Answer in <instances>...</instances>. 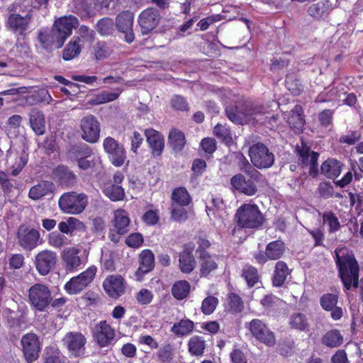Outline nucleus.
<instances>
[{"instance_id":"nucleus-1","label":"nucleus","mask_w":363,"mask_h":363,"mask_svg":"<svg viewBox=\"0 0 363 363\" xmlns=\"http://www.w3.org/2000/svg\"><path fill=\"white\" fill-rule=\"evenodd\" d=\"M336 264L340 278L347 290L352 286L357 287L359 281V265L354 255L347 248H340L335 251Z\"/></svg>"},{"instance_id":"nucleus-2","label":"nucleus","mask_w":363,"mask_h":363,"mask_svg":"<svg viewBox=\"0 0 363 363\" xmlns=\"http://www.w3.org/2000/svg\"><path fill=\"white\" fill-rule=\"evenodd\" d=\"M228 118L233 122L237 123H242L244 122H260L269 128L272 129L275 127L277 123V117L274 115L269 116V113H266L262 111L260 108V111L258 109H253L250 113L245 115L243 113H238V109L230 107H227L225 109Z\"/></svg>"},{"instance_id":"nucleus-3","label":"nucleus","mask_w":363,"mask_h":363,"mask_svg":"<svg viewBox=\"0 0 363 363\" xmlns=\"http://www.w3.org/2000/svg\"><path fill=\"white\" fill-rule=\"evenodd\" d=\"M235 217L241 228H257L263 223V216L259 207L253 203H244L237 210Z\"/></svg>"},{"instance_id":"nucleus-4","label":"nucleus","mask_w":363,"mask_h":363,"mask_svg":"<svg viewBox=\"0 0 363 363\" xmlns=\"http://www.w3.org/2000/svg\"><path fill=\"white\" fill-rule=\"evenodd\" d=\"M58 204L63 213L77 215L86 208L88 204V196L84 193L66 192L60 197Z\"/></svg>"},{"instance_id":"nucleus-5","label":"nucleus","mask_w":363,"mask_h":363,"mask_svg":"<svg viewBox=\"0 0 363 363\" xmlns=\"http://www.w3.org/2000/svg\"><path fill=\"white\" fill-rule=\"evenodd\" d=\"M103 147L113 166L121 167L125 164L128 165L129 160L125 148L113 138H106L103 142Z\"/></svg>"},{"instance_id":"nucleus-6","label":"nucleus","mask_w":363,"mask_h":363,"mask_svg":"<svg viewBox=\"0 0 363 363\" xmlns=\"http://www.w3.org/2000/svg\"><path fill=\"white\" fill-rule=\"evenodd\" d=\"M97 269L91 266L85 271L69 279L65 284V289L69 294H77L85 289L93 281Z\"/></svg>"},{"instance_id":"nucleus-7","label":"nucleus","mask_w":363,"mask_h":363,"mask_svg":"<svg viewBox=\"0 0 363 363\" xmlns=\"http://www.w3.org/2000/svg\"><path fill=\"white\" fill-rule=\"evenodd\" d=\"M249 155L252 163L259 169L271 167L274 161L272 152L263 143H256L250 147Z\"/></svg>"},{"instance_id":"nucleus-8","label":"nucleus","mask_w":363,"mask_h":363,"mask_svg":"<svg viewBox=\"0 0 363 363\" xmlns=\"http://www.w3.org/2000/svg\"><path fill=\"white\" fill-rule=\"evenodd\" d=\"M28 148L22 145L18 147H11L6 155V162L9 166L11 174L18 175L28 162Z\"/></svg>"},{"instance_id":"nucleus-9","label":"nucleus","mask_w":363,"mask_h":363,"mask_svg":"<svg viewBox=\"0 0 363 363\" xmlns=\"http://www.w3.org/2000/svg\"><path fill=\"white\" fill-rule=\"evenodd\" d=\"M28 298L36 310L43 311L51 301V292L47 286L35 284L29 289Z\"/></svg>"},{"instance_id":"nucleus-10","label":"nucleus","mask_w":363,"mask_h":363,"mask_svg":"<svg viewBox=\"0 0 363 363\" xmlns=\"http://www.w3.org/2000/svg\"><path fill=\"white\" fill-rule=\"evenodd\" d=\"M81 250L74 247H65L61 252L62 264L67 272L72 273L86 264V259L80 255Z\"/></svg>"},{"instance_id":"nucleus-11","label":"nucleus","mask_w":363,"mask_h":363,"mask_svg":"<svg viewBox=\"0 0 363 363\" xmlns=\"http://www.w3.org/2000/svg\"><path fill=\"white\" fill-rule=\"evenodd\" d=\"M80 130L82 138L89 143H95L99 139L101 128L97 118L93 115L82 118L80 121Z\"/></svg>"},{"instance_id":"nucleus-12","label":"nucleus","mask_w":363,"mask_h":363,"mask_svg":"<svg viewBox=\"0 0 363 363\" xmlns=\"http://www.w3.org/2000/svg\"><path fill=\"white\" fill-rule=\"evenodd\" d=\"M35 11H30L25 16L13 13L8 19V24L15 33L23 34L37 26L35 21Z\"/></svg>"},{"instance_id":"nucleus-13","label":"nucleus","mask_w":363,"mask_h":363,"mask_svg":"<svg viewBox=\"0 0 363 363\" xmlns=\"http://www.w3.org/2000/svg\"><path fill=\"white\" fill-rule=\"evenodd\" d=\"M245 327L249 329L252 335L267 346L275 344L274 333L267 327L265 323L259 319H253Z\"/></svg>"},{"instance_id":"nucleus-14","label":"nucleus","mask_w":363,"mask_h":363,"mask_svg":"<svg viewBox=\"0 0 363 363\" xmlns=\"http://www.w3.org/2000/svg\"><path fill=\"white\" fill-rule=\"evenodd\" d=\"M62 342L72 355L80 357L84 354V345L86 342V340L84 335L81 333H67L63 337Z\"/></svg>"},{"instance_id":"nucleus-15","label":"nucleus","mask_w":363,"mask_h":363,"mask_svg":"<svg viewBox=\"0 0 363 363\" xmlns=\"http://www.w3.org/2000/svg\"><path fill=\"white\" fill-rule=\"evenodd\" d=\"M23 352L28 363L36 360L39 357L40 350V342L38 336L34 333H28L21 339Z\"/></svg>"},{"instance_id":"nucleus-16","label":"nucleus","mask_w":363,"mask_h":363,"mask_svg":"<svg viewBox=\"0 0 363 363\" xmlns=\"http://www.w3.org/2000/svg\"><path fill=\"white\" fill-rule=\"evenodd\" d=\"M94 337L97 344L101 347H108L114 341L115 330L106 321H100L94 328Z\"/></svg>"},{"instance_id":"nucleus-17","label":"nucleus","mask_w":363,"mask_h":363,"mask_svg":"<svg viewBox=\"0 0 363 363\" xmlns=\"http://www.w3.org/2000/svg\"><path fill=\"white\" fill-rule=\"evenodd\" d=\"M78 25V19L73 16H64L55 21L53 29L60 35V43H64L72 34V29Z\"/></svg>"},{"instance_id":"nucleus-18","label":"nucleus","mask_w":363,"mask_h":363,"mask_svg":"<svg viewBox=\"0 0 363 363\" xmlns=\"http://www.w3.org/2000/svg\"><path fill=\"white\" fill-rule=\"evenodd\" d=\"M40 238L39 232L26 225H21L17 231L19 245L26 250H32L37 246Z\"/></svg>"},{"instance_id":"nucleus-19","label":"nucleus","mask_w":363,"mask_h":363,"mask_svg":"<svg viewBox=\"0 0 363 363\" xmlns=\"http://www.w3.org/2000/svg\"><path fill=\"white\" fill-rule=\"evenodd\" d=\"M160 16L156 9L148 8L139 16L138 23L143 34H147L156 28Z\"/></svg>"},{"instance_id":"nucleus-20","label":"nucleus","mask_w":363,"mask_h":363,"mask_svg":"<svg viewBox=\"0 0 363 363\" xmlns=\"http://www.w3.org/2000/svg\"><path fill=\"white\" fill-rule=\"evenodd\" d=\"M57 255L50 250H43L35 257V267L41 275H46L55 266Z\"/></svg>"},{"instance_id":"nucleus-21","label":"nucleus","mask_w":363,"mask_h":363,"mask_svg":"<svg viewBox=\"0 0 363 363\" xmlns=\"http://www.w3.org/2000/svg\"><path fill=\"white\" fill-rule=\"evenodd\" d=\"M103 286L109 296L117 298L124 292V279L120 275H111L104 281Z\"/></svg>"},{"instance_id":"nucleus-22","label":"nucleus","mask_w":363,"mask_h":363,"mask_svg":"<svg viewBox=\"0 0 363 363\" xmlns=\"http://www.w3.org/2000/svg\"><path fill=\"white\" fill-rule=\"evenodd\" d=\"M133 23V14L130 11L121 13L116 18L118 29L125 34V41L130 43L134 40L132 26Z\"/></svg>"},{"instance_id":"nucleus-23","label":"nucleus","mask_w":363,"mask_h":363,"mask_svg":"<svg viewBox=\"0 0 363 363\" xmlns=\"http://www.w3.org/2000/svg\"><path fill=\"white\" fill-rule=\"evenodd\" d=\"M233 187L247 196H253L257 191V186L252 179H246L242 174H236L231 178Z\"/></svg>"},{"instance_id":"nucleus-24","label":"nucleus","mask_w":363,"mask_h":363,"mask_svg":"<svg viewBox=\"0 0 363 363\" xmlns=\"http://www.w3.org/2000/svg\"><path fill=\"white\" fill-rule=\"evenodd\" d=\"M155 266L153 253L149 250H145L140 254V266L135 272L138 281H141L145 274L152 270Z\"/></svg>"},{"instance_id":"nucleus-25","label":"nucleus","mask_w":363,"mask_h":363,"mask_svg":"<svg viewBox=\"0 0 363 363\" xmlns=\"http://www.w3.org/2000/svg\"><path fill=\"white\" fill-rule=\"evenodd\" d=\"M145 134L151 148L152 154L157 157L161 155L164 147L163 136L160 133L152 128L146 130Z\"/></svg>"},{"instance_id":"nucleus-26","label":"nucleus","mask_w":363,"mask_h":363,"mask_svg":"<svg viewBox=\"0 0 363 363\" xmlns=\"http://www.w3.org/2000/svg\"><path fill=\"white\" fill-rule=\"evenodd\" d=\"M60 35H57L56 32L53 29H41L39 31L38 39L45 49H50L52 47L56 48H61L64 43H60L58 41Z\"/></svg>"},{"instance_id":"nucleus-27","label":"nucleus","mask_w":363,"mask_h":363,"mask_svg":"<svg viewBox=\"0 0 363 363\" xmlns=\"http://www.w3.org/2000/svg\"><path fill=\"white\" fill-rule=\"evenodd\" d=\"M8 326L14 331H20L26 327V314L22 311H13L7 309L4 311Z\"/></svg>"},{"instance_id":"nucleus-28","label":"nucleus","mask_w":363,"mask_h":363,"mask_svg":"<svg viewBox=\"0 0 363 363\" xmlns=\"http://www.w3.org/2000/svg\"><path fill=\"white\" fill-rule=\"evenodd\" d=\"M284 118H287L288 123L291 128L298 132L302 130L305 120L303 115V108L301 106H295L291 111V113L289 116L285 114Z\"/></svg>"},{"instance_id":"nucleus-29","label":"nucleus","mask_w":363,"mask_h":363,"mask_svg":"<svg viewBox=\"0 0 363 363\" xmlns=\"http://www.w3.org/2000/svg\"><path fill=\"white\" fill-rule=\"evenodd\" d=\"M200 272L201 276L206 277L218 267V257L211 256L206 252H202L199 256Z\"/></svg>"},{"instance_id":"nucleus-30","label":"nucleus","mask_w":363,"mask_h":363,"mask_svg":"<svg viewBox=\"0 0 363 363\" xmlns=\"http://www.w3.org/2000/svg\"><path fill=\"white\" fill-rule=\"evenodd\" d=\"M58 229L63 234L72 235L75 231H84L85 225L79 219L69 217L58 224Z\"/></svg>"},{"instance_id":"nucleus-31","label":"nucleus","mask_w":363,"mask_h":363,"mask_svg":"<svg viewBox=\"0 0 363 363\" xmlns=\"http://www.w3.org/2000/svg\"><path fill=\"white\" fill-rule=\"evenodd\" d=\"M130 218L127 211L123 209H118L114 212L113 225L115 230L118 234H125L128 230Z\"/></svg>"},{"instance_id":"nucleus-32","label":"nucleus","mask_w":363,"mask_h":363,"mask_svg":"<svg viewBox=\"0 0 363 363\" xmlns=\"http://www.w3.org/2000/svg\"><path fill=\"white\" fill-rule=\"evenodd\" d=\"M54 189L55 186L52 182L43 181L30 189L29 197L33 200H38L52 193Z\"/></svg>"},{"instance_id":"nucleus-33","label":"nucleus","mask_w":363,"mask_h":363,"mask_svg":"<svg viewBox=\"0 0 363 363\" xmlns=\"http://www.w3.org/2000/svg\"><path fill=\"white\" fill-rule=\"evenodd\" d=\"M30 123L33 130L38 135H41L45 131V123L43 113L37 110L33 109L30 113Z\"/></svg>"},{"instance_id":"nucleus-34","label":"nucleus","mask_w":363,"mask_h":363,"mask_svg":"<svg viewBox=\"0 0 363 363\" xmlns=\"http://www.w3.org/2000/svg\"><path fill=\"white\" fill-rule=\"evenodd\" d=\"M341 163L335 159H329L325 161L321 165L322 173L328 178H335L338 177L342 170Z\"/></svg>"},{"instance_id":"nucleus-35","label":"nucleus","mask_w":363,"mask_h":363,"mask_svg":"<svg viewBox=\"0 0 363 363\" xmlns=\"http://www.w3.org/2000/svg\"><path fill=\"white\" fill-rule=\"evenodd\" d=\"M92 155L91 149L85 144H79L72 146L68 151V157L75 162H78L84 157H90Z\"/></svg>"},{"instance_id":"nucleus-36","label":"nucleus","mask_w":363,"mask_h":363,"mask_svg":"<svg viewBox=\"0 0 363 363\" xmlns=\"http://www.w3.org/2000/svg\"><path fill=\"white\" fill-rule=\"evenodd\" d=\"M83 46L84 45L81 43L80 38H74L67 45L64 50L63 59L65 60H70L77 57Z\"/></svg>"},{"instance_id":"nucleus-37","label":"nucleus","mask_w":363,"mask_h":363,"mask_svg":"<svg viewBox=\"0 0 363 363\" xmlns=\"http://www.w3.org/2000/svg\"><path fill=\"white\" fill-rule=\"evenodd\" d=\"M103 192L112 201H123L125 196L124 189L117 184H106L104 187Z\"/></svg>"},{"instance_id":"nucleus-38","label":"nucleus","mask_w":363,"mask_h":363,"mask_svg":"<svg viewBox=\"0 0 363 363\" xmlns=\"http://www.w3.org/2000/svg\"><path fill=\"white\" fill-rule=\"evenodd\" d=\"M289 274V269L284 262L279 261L275 265V269L273 277V284L276 286H281L288 275Z\"/></svg>"},{"instance_id":"nucleus-39","label":"nucleus","mask_w":363,"mask_h":363,"mask_svg":"<svg viewBox=\"0 0 363 363\" xmlns=\"http://www.w3.org/2000/svg\"><path fill=\"white\" fill-rule=\"evenodd\" d=\"M343 342V336L337 330L328 331L322 337L323 345L328 347H337Z\"/></svg>"},{"instance_id":"nucleus-40","label":"nucleus","mask_w":363,"mask_h":363,"mask_svg":"<svg viewBox=\"0 0 363 363\" xmlns=\"http://www.w3.org/2000/svg\"><path fill=\"white\" fill-rule=\"evenodd\" d=\"M179 268L183 273L191 272L196 266L193 255L189 251H183L179 255Z\"/></svg>"},{"instance_id":"nucleus-41","label":"nucleus","mask_w":363,"mask_h":363,"mask_svg":"<svg viewBox=\"0 0 363 363\" xmlns=\"http://www.w3.org/2000/svg\"><path fill=\"white\" fill-rule=\"evenodd\" d=\"M289 323L291 328L299 331H306L309 328L308 318L301 313H293L289 318Z\"/></svg>"},{"instance_id":"nucleus-42","label":"nucleus","mask_w":363,"mask_h":363,"mask_svg":"<svg viewBox=\"0 0 363 363\" xmlns=\"http://www.w3.org/2000/svg\"><path fill=\"white\" fill-rule=\"evenodd\" d=\"M194 328V323L189 319H182L174 323L171 331L177 336H186L190 334Z\"/></svg>"},{"instance_id":"nucleus-43","label":"nucleus","mask_w":363,"mask_h":363,"mask_svg":"<svg viewBox=\"0 0 363 363\" xmlns=\"http://www.w3.org/2000/svg\"><path fill=\"white\" fill-rule=\"evenodd\" d=\"M190 289L191 286L187 281L180 280L173 284L172 294L176 299L183 300L188 296Z\"/></svg>"},{"instance_id":"nucleus-44","label":"nucleus","mask_w":363,"mask_h":363,"mask_svg":"<svg viewBox=\"0 0 363 363\" xmlns=\"http://www.w3.org/2000/svg\"><path fill=\"white\" fill-rule=\"evenodd\" d=\"M206 347V342L202 337L194 335L188 342L189 352L194 356H201Z\"/></svg>"},{"instance_id":"nucleus-45","label":"nucleus","mask_w":363,"mask_h":363,"mask_svg":"<svg viewBox=\"0 0 363 363\" xmlns=\"http://www.w3.org/2000/svg\"><path fill=\"white\" fill-rule=\"evenodd\" d=\"M267 256L269 259H278L284 254L285 247L281 240H276L269 242L267 247Z\"/></svg>"},{"instance_id":"nucleus-46","label":"nucleus","mask_w":363,"mask_h":363,"mask_svg":"<svg viewBox=\"0 0 363 363\" xmlns=\"http://www.w3.org/2000/svg\"><path fill=\"white\" fill-rule=\"evenodd\" d=\"M169 143L175 152L181 151L186 143L184 134L178 130H172L169 134Z\"/></svg>"},{"instance_id":"nucleus-47","label":"nucleus","mask_w":363,"mask_h":363,"mask_svg":"<svg viewBox=\"0 0 363 363\" xmlns=\"http://www.w3.org/2000/svg\"><path fill=\"white\" fill-rule=\"evenodd\" d=\"M122 91L123 89L120 88L115 89L113 91H101L96 96L94 99V103L95 104H102L115 101L118 98Z\"/></svg>"},{"instance_id":"nucleus-48","label":"nucleus","mask_w":363,"mask_h":363,"mask_svg":"<svg viewBox=\"0 0 363 363\" xmlns=\"http://www.w3.org/2000/svg\"><path fill=\"white\" fill-rule=\"evenodd\" d=\"M172 201L181 206H187L191 202V196L186 189L183 187L175 189L172 194Z\"/></svg>"},{"instance_id":"nucleus-49","label":"nucleus","mask_w":363,"mask_h":363,"mask_svg":"<svg viewBox=\"0 0 363 363\" xmlns=\"http://www.w3.org/2000/svg\"><path fill=\"white\" fill-rule=\"evenodd\" d=\"M323 223L328 226L330 233L338 231L341 225L338 218L332 211H326L323 214Z\"/></svg>"},{"instance_id":"nucleus-50","label":"nucleus","mask_w":363,"mask_h":363,"mask_svg":"<svg viewBox=\"0 0 363 363\" xmlns=\"http://www.w3.org/2000/svg\"><path fill=\"white\" fill-rule=\"evenodd\" d=\"M60 182L65 185H72L74 183L75 174L65 167H59L55 171Z\"/></svg>"},{"instance_id":"nucleus-51","label":"nucleus","mask_w":363,"mask_h":363,"mask_svg":"<svg viewBox=\"0 0 363 363\" xmlns=\"http://www.w3.org/2000/svg\"><path fill=\"white\" fill-rule=\"evenodd\" d=\"M223 206V200L219 196L211 194L207 199L206 213L211 218V215L216 216V212Z\"/></svg>"},{"instance_id":"nucleus-52","label":"nucleus","mask_w":363,"mask_h":363,"mask_svg":"<svg viewBox=\"0 0 363 363\" xmlns=\"http://www.w3.org/2000/svg\"><path fill=\"white\" fill-rule=\"evenodd\" d=\"M218 304V299L213 296H208L201 303V310L205 315H211L216 310Z\"/></svg>"},{"instance_id":"nucleus-53","label":"nucleus","mask_w":363,"mask_h":363,"mask_svg":"<svg viewBox=\"0 0 363 363\" xmlns=\"http://www.w3.org/2000/svg\"><path fill=\"white\" fill-rule=\"evenodd\" d=\"M68 243L67 238L60 233L52 232L48 236V244L55 248H60Z\"/></svg>"},{"instance_id":"nucleus-54","label":"nucleus","mask_w":363,"mask_h":363,"mask_svg":"<svg viewBox=\"0 0 363 363\" xmlns=\"http://www.w3.org/2000/svg\"><path fill=\"white\" fill-rule=\"evenodd\" d=\"M242 277L249 286H253L258 281L257 269L252 266H245L242 271Z\"/></svg>"},{"instance_id":"nucleus-55","label":"nucleus","mask_w":363,"mask_h":363,"mask_svg":"<svg viewBox=\"0 0 363 363\" xmlns=\"http://www.w3.org/2000/svg\"><path fill=\"white\" fill-rule=\"evenodd\" d=\"M302 161L304 164H310V174H313L314 176L317 172V161L318 159V154L315 152H308L306 154H301Z\"/></svg>"},{"instance_id":"nucleus-56","label":"nucleus","mask_w":363,"mask_h":363,"mask_svg":"<svg viewBox=\"0 0 363 363\" xmlns=\"http://www.w3.org/2000/svg\"><path fill=\"white\" fill-rule=\"evenodd\" d=\"M337 296L333 294L323 295L320 298V305L324 310L330 311L337 304Z\"/></svg>"},{"instance_id":"nucleus-57","label":"nucleus","mask_w":363,"mask_h":363,"mask_svg":"<svg viewBox=\"0 0 363 363\" xmlns=\"http://www.w3.org/2000/svg\"><path fill=\"white\" fill-rule=\"evenodd\" d=\"M78 36L77 38H80L81 43L85 45V44H90L94 39V32L91 30H89L88 27L82 26L79 28L78 30Z\"/></svg>"},{"instance_id":"nucleus-58","label":"nucleus","mask_w":363,"mask_h":363,"mask_svg":"<svg viewBox=\"0 0 363 363\" xmlns=\"http://www.w3.org/2000/svg\"><path fill=\"white\" fill-rule=\"evenodd\" d=\"M135 298L140 305H147L152 302L153 294L151 291L147 289H142L136 294Z\"/></svg>"},{"instance_id":"nucleus-59","label":"nucleus","mask_w":363,"mask_h":363,"mask_svg":"<svg viewBox=\"0 0 363 363\" xmlns=\"http://www.w3.org/2000/svg\"><path fill=\"white\" fill-rule=\"evenodd\" d=\"M230 308L233 312H240L243 308V303L240 296L235 294H230L228 298Z\"/></svg>"},{"instance_id":"nucleus-60","label":"nucleus","mask_w":363,"mask_h":363,"mask_svg":"<svg viewBox=\"0 0 363 363\" xmlns=\"http://www.w3.org/2000/svg\"><path fill=\"white\" fill-rule=\"evenodd\" d=\"M286 86L289 91L294 95H298L303 91V86L299 81H294L292 77L290 76L286 77Z\"/></svg>"},{"instance_id":"nucleus-61","label":"nucleus","mask_w":363,"mask_h":363,"mask_svg":"<svg viewBox=\"0 0 363 363\" xmlns=\"http://www.w3.org/2000/svg\"><path fill=\"white\" fill-rule=\"evenodd\" d=\"M214 134L221 138L226 143H228L231 140L230 132L228 128L225 126L218 124L214 128Z\"/></svg>"},{"instance_id":"nucleus-62","label":"nucleus","mask_w":363,"mask_h":363,"mask_svg":"<svg viewBox=\"0 0 363 363\" xmlns=\"http://www.w3.org/2000/svg\"><path fill=\"white\" fill-rule=\"evenodd\" d=\"M172 218L177 222L184 221L187 219V211L182 206H172Z\"/></svg>"},{"instance_id":"nucleus-63","label":"nucleus","mask_w":363,"mask_h":363,"mask_svg":"<svg viewBox=\"0 0 363 363\" xmlns=\"http://www.w3.org/2000/svg\"><path fill=\"white\" fill-rule=\"evenodd\" d=\"M143 242L141 234L138 233L130 234L125 240V243L131 247H139Z\"/></svg>"},{"instance_id":"nucleus-64","label":"nucleus","mask_w":363,"mask_h":363,"mask_svg":"<svg viewBox=\"0 0 363 363\" xmlns=\"http://www.w3.org/2000/svg\"><path fill=\"white\" fill-rule=\"evenodd\" d=\"M201 146L203 150L208 154L213 153L216 149V141L211 138H206L201 140Z\"/></svg>"}]
</instances>
